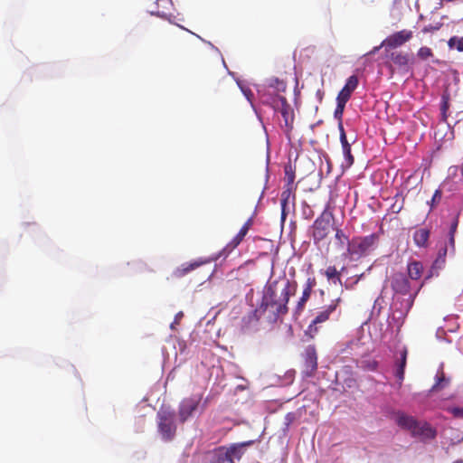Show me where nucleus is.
<instances>
[{
	"label": "nucleus",
	"mask_w": 463,
	"mask_h": 463,
	"mask_svg": "<svg viewBox=\"0 0 463 463\" xmlns=\"http://www.w3.org/2000/svg\"><path fill=\"white\" fill-rule=\"evenodd\" d=\"M387 416L402 430L409 431L411 438L418 439L423 443L433 440L438 436L437 429L429 421L419 420L404 411L390 409Z\"/></svg>",
	"instance_id": "nucleus-1"
},
{
	"label": "nucleus",
	"mask_w": 463,
	"mask_h": 463,
	"mask_svg": "<svg viewBox=\"0 0 463 463\" xmlns=\"http://www.w3.org/2000/svg\"><path fill=\"white\" fill-rule=\"evenodd\" d=\"M462 211L463 206L452 213V219L447 232L446 241L444 242V245L439 248L437 257L432 261L430 268L425 271L424 280L422 281L423 283L438 277L439 272L445 268L447 255L449 254L450 256H453L455 254V236L458 231L459 217Z\"/></svg>",
	"instance_id": "nucleus-2"
},
{
	"label": "nucleus",
	"mask_w": 463,
	"mask_h": 463,
	"mask_svg": "<svg viewBox=\"0 0 463 463\" xmlns=\"http://www.w3.org/2000/svg\"><path fill=\"white\" fill-rule=\"evenodd\" d=\"M423 286V282H412L404 273H395L391 278L392 302H402L411 297L413 301Z\"/></svg>",
	"instance_id": "nucleus-3"
},
{
	"label": "nucleus",
	"mask_w": 463,
	"mask_h": 463,
	"mask_svg": "<svg viewBox=\"0 0 463 463\" xmlns=\"http://www.w3.org/2000/svg\"><path fill=\"white\" fill-rule=\"evenodd\" d=\"M157 433L164 442L172 441L176 435V412L169 407H162L156 413Z\"/></svg>",
	"instance_id": "nucleus-4"
},
{
	"label": "nucleus",
	"mask_w": 463,
	"mask_h": 463,
	"mask_svg": "<svg viewBox=\"0 0 463 463\" xmlns=\"http://www.w3.org/2000/svg\"><path fill=\"white\" fill-rule=\"evenodd\" d=\"M413 306V299L411 297L404 298L401 303L392 302L390 307V314L386 319L385 331H393V327H396L398 332L404 323V319L407 317L409 311Z\"/></svg>",
	"instance_id": "nucleus-5"
},
{
	"label": "nucleus",
	"mask_w": 463,
	"mask_h": 463,
	"mask_svg": "<svg viewBox=\"0 0 463 463\" xmlns=\"http://www.w3.org/2000/svg\"><path fill=\"white\" fill-rule=\"evenodd\" d=\"M280 281L283 283V288H281L279 300L276 305V309L271 311L268 317V321L272 324L276 323L280 316L288 312V303L290 296L294 295L297 290L296 281H290L287 279Z\"/></svg>",
	"instance_id": "nucleus-6"
},
{
	"label": "nucleus",
	"mask_w": 463,
	"mask_h": 463,
	"mask_svg": "<svg viewBox=\"0 0 463 463\" xmlns=\"http://www.w3.org/2000/svg\"><path fill=\"white\" fill-rule=\"evenodd\" d=\"M333 218V213L326 208L309 227L308 233L312 236L315 244H318L328 235Z\"/></svg>",
	"instance_id": "nucleus-7"
},
{
	"label": "nucleus",
	"mask_w": 463,
	"mask_h": 463,
	"mask_svg": "<svg viewBox=\"0 0 463 463\" xmlns=\"http://www.w3.org/2000/svg\"><path fill=\"white\" fill-rule=\"evenodd\" d=\"M231 253L225 248L222 249L218 253L212 255L210 258H199L194 260L190 262H184L181 264L178 268H176L174 271V276L176 278H182L194 270L195 269L201 267L203 264L210 263L212 261H216L217 260L222 258L225 260Z\"/></svg>",
	"instance_id": "nucleus-8"
},
{
	"label": "nucleus",
	"mask_w": 463,
	"mask_h": 463,
	"mask_svg": "<svg viewBox=\"0 0 463 463\" xmlns=\"http://www.w3.org/2000/svg\"><path fill=\"white\" fill-rule=\"evenodd\" d=\"M378 234L372 233L360 238H354L348 242L347 254L354 257H360L365 253L378 241Z\"/></svg>",
	"instance_id": "nucleus-9"
},
{
	"label": "nucleus",
	"mask_w": 463,
	"mask_h": 463,
	"mask_svg": "<svg viewBox=\"0 0 463 463\" xmlns=\"http://www.w3.org/2000/svg\"><path fill=\"white\" fill-rule=\"evenodd\" d=\"M200 404V398L191 397L182 400L178 408L179 421L184 423L189 419L193 418L198 411Z\"/></svg>",
	"instance_id": "nucleus-10"
},
{
	"label": "nucleus",
	"mask_w": 463,
	"mask_h": 463,
	"mask_svg": "<svg viewBox=\"0 0 463 463\" xmlns=\"http://www.w3.org/2000/svg\"><path fill=\"white\" fill-rule=\"evenodd\" d=\"M280 283L281 281L279 279L274 281L268 280L262 291L260 308L269 309V307L273 308L276 307V305L278 304V300L276 299V294L278 290V286Z\"/></svg>",
	"instance_id": "nucleus-11"
},
{
	"label": "nucleus",
	"mask_w": 463,
	"mask_h": 463,
	"mask_svg": "<svg viewBox=\"0 0 463 463\" xmlns=\"http://www.w3.org/2000/svg\"><path fill=\"white\" fill-rule=\"evenodd\" d=\"M281 108L280 114L283 118L284 124L281 125V128L288 141L291 140V131L293 129L294 121V110L287 99H280Z\"/></svg>",
	"instance_id": "nucleus-12"
},
{
	"label": "nucleus",
	"mask_w": 463,
	"mask_h": 463,
	"mask_svg": "<svg viewBox=\"0 0 463 463\" xmlns=\"http://www.w3.org/2000/svg\"><path fill=\"white\" fill-rule=\"evenodd\" d=\"M411 37L412 32L410 30L395 32L382 42V46H385L388 49H395L411 40Z\"/></svg>",
	"instance_id": "nucleus-13"
},
{
	"label": "nucleus",
	"mask_w": 463,
	"mask_h": 463,
	"mask_svg": "<svg viewBox=\"0 0 463 463\" xmlns=\"http://www.w3.org/2000/svg\"><path fill=\"white\" fill-rule=\"evenodd\" d=\"M261 435L256 439H250L242 442L232 443L230 446L226 447V449L232 459L233 463L236 461H240L247 449L252 446L255 442L260 441Z\"/></svg>",
	"instance_id": "nucleus-14"
},
{
	"label": "nucleus",
	"mask_w": 463,
	"mask_h": 463,
	"mask_svg": "<svg viewBox=\"0 0 463 463\" xmlns=\"http://www.w3.org/2000/svg\"><path fill=\"white\" fill-rule=\"evenodd\" d=\"M391 60L398 67L402 74L406 75L412 73L411 61L413 62V57L401 52H393L391 53Z\"/></svg>",
	"instance_id": "nucleus-15"
},
{
	"label": "nucleus",
	"mask_w": 463,
	"mask_h": 463,
	"mask_svg": "<svg viewBox=\"0 0 463 463\" xmlns=\"http://www.w3.org/2000/svg\"><path fill=\"white\" fill-rule=\"evenodd\" d=\"M339 139L342 146L344 159L346 163V168L351 167L354 163V157L352 155L351 146L355 142L356 137H354L352 143L347 139L346 132L344 128V125L340 123Z\"/></svg>",
	"instance_id": "nucleus-16"
},
{
	"label": "nucleus",
	"mask_w": 463,
	"mask_h": 463,
	"mask_svg": "<svg viewBox=\"0 0 463 463\" xmlns=\"http://www.w3.org/2000/svg\"><path fill=\"white\" fill-rule=\"evenodd\" d=\"M317 369V355L314 345H307L305 349V370L303 374L306 377H312Z\"/></svg>",
	"instance_id": "nucleus-17"
},
{
	"label": "nucleus",
	"mask_w": 463,
	"mask_h": 463,
	"mask_svg": "<svg viewBox=\"0 0 463 463\" xmlns=\"http://www.w3.org/2000/svg\"><path fill=\"white\" fill-rule=\"evenodd\" d=\"M358 84H359V79L356 75L353 74V75L349 76L346 79L344 87L338 92L336 100H340L345 103H347L352 96V93L358 87Z\"/></svg>",
	"instance_id": "nucleus-18"
},
{
	"label": "nucleus",
	"mask_w": 463,
	"mask_h": 463,
	"mask_svg": "<svg viewBox=\"0 0 463 463\" xmlns=\"http://www.w3.org/2000/svg\"><path fill=\"white\" fill-rule=\"evenodd\" d=\"M315 285H316L315 278H308L306 282V286L303 289L302 296L299 298V300L298 301L297 307L293 313V317L296 319H297L298 316H299L300 313L302 312V310L304 309V307H305L307 301L308 300V298H310L312 288Z\"/></svg>",
	"instance_id": "nucleus-19"
},
{
	"label": "nucleus",
	"mask_w": 463,
	"mask_h": 463,
	"mask_svg": "<svg viewBox=\"0 0 463 463\" xmlns=\"http://www.w3.org/2000/svg\"><path fill=\"white\" fill-rule=\"evenodd\" d=\"M407 349L402 347L400 351V356L396 359L393 367V374L395 378L402 383L404 380L405 367L407 364Z\"/></svg>",
	"instance_id": "nucleus-20"
},
{
	"label": "nucleus",
	"mask_w": 463,
	"mask_h": 463,
	"mask_svg": "<svg viewBox=\"0 0 463 463\" xmlns=\"http://www.w3.org/2000/svg\"><path fill=\"white\" fill-rule=\"evenodd\" d=\"M407 272L408 278L412 282H419V279L423 276L424 277V268L420 261L412 260L407 265Z\"/></svg>",
	"instance_id": "nucleus-21"
},
{
	"label": "nucleus",
	"mask_w": 463,
	"mask_h": 463,
	"mask_svg": "<svg viewBox=\"0 0 463 463\" xmlns=\"http://www.w3.org/2000/svg\"><path fill=\"white\" fill-rule=\"evenodd\" d=\"M257 91L260 103L264 106L274 107L276 100L280 101V99H286L284 96H280L278 93H271L264 90L259 89Z\"/></svg>",
	"instance_id": "nucleus-22"
},
{
	"label": "nucleus",
	"mask_w": 463,
	"mask_h": 463,
	"mask_svg": "<svg viewBox=\"0 0 463 463\" xmlns=\"http://www.w3.org/2000/svg\"><path fill=\"white\" fill-rule=\"evenodd\" d=\"M340 302V298L335 299L325 310L320 311L311 322V326H315L317 324L323 323L329 318L331 313H333Z\"/></svg>",
	"instance_id": "nucleus-23"
},
{
	"label": "nucleus",
	"mask_w": 463,
	"mask_h": 463,
	"mask_svg": "<svg viewBox=\"0 0 463 463\" xmlns=\"http://www.w3.org/2000/svg\"><path fill=\"white\" fill-rule=\"evenodd\" d=\"M430 236V230L428 228H420L414 232L413 241L419 248H427L429 246V240Z\"/></svg>",
	"instance_id": "nucleus-24"
},
{
	"label": "nucleus",
	"mask_w": 463,
	"mask_h": 463,
	"mask_svg": "<svg viewBox=\"0 0 463 463\" xmlns=\"http://www.w3.org/2000/svg\"><path fill=\"white\" fill-rule=\"evenodd\" d=\"M295 371L289 370L283 376L274 374L271 377V385H288L293 383Z\"/></svg>",
	"instance_id": "nucleus-25"
},
{
	"label": "nucleus",
	"mask_w": 463,
	"mask_h": 463,
	"mask_svg": "<svg viewBox=\"0 0 463 463\" xmlns=\"http://www.w3.org/2000/svg\"><path fill=\"white\" fill-rule=\"evenodd\" d=\"M346 269L345 267H342L341 270L338 271L336 269V268L335 266H329L326 270H325V275L326 277L327 278V279L329 281H331L332 283L334 284H341L342 285V280H341V278H340V275L341 273H343L345 270Z\"/></svg>",
	"instance_id": "nucleus-26"
},
{
	"label": "nucleus",
	"mask_w": 463,
	"mask_h": 463,
	"mask_svg": "<svg viewBox=\"0 0 463 463\" xmlns=\"http://www.w3.org/2000/svg\"><path fill=\"white\" fill-rule=\"evenodd\" d=\"M292 190V186L285 185L280 196V204H292L294 206L295 194Z\"/></svg>",
	"instance_id": "nucleus-27"
},
{
	"label": "nucleus",
	"mask_w": 463,
	"mask_h": 463,
	"mask_svg": "<svg viewBox=\"0 0 463 463\" xmlns=\"http://www.w3.org/2000/svg\"><path fill=\"white\" fill-rule=\"evenodd\" d=\"M295 172H296V169H295V167H293V165L291 164V160L289 159L288 161V163H286L284 165V173L286 175V185L287 186L293 185V184L295 182V178H296Z\"/></svg>",
	"instance_id": "nucleus-28"
},
{
	"label": "nucleus",
	"mask_w": 463,
	"mask_h": 463,
	"mask_svg": "<svg viewBox=\"0 0 463 463\" xmlns=\"http://www.w3.org/2000/svg\"><path fill=\"white\" fill-rule=\"evenodd\" d=\"M268 309H262L260 308V305L256 307L255 309L251 310L249 315L245 317H243L242 321L244 323H251V322H258L262 315H264Z\"/></svg>",
	"instance_id": "nucleus-29"
},
{
	"label": "nucleus",
	"mask_w": 463,
	"mask_h": 463,
	"mask_svg": "<svg viewBox=\"0 0 463 463\" xmlns=\"http://www.w3.org/2000/svg\"><path fill=\"white\" fill-rule=\"evenodd\" d=\"M127 266L129 267L133 272L152 271L147 264L142 260H134L129 261L127 263Z\"/></svg>",
	"instance_id": "nucleus-30"
},
{
	"label": "nucleus",
	"mask_w": 463,
	"mask_h": 463,
	"mask_svg": "<svg viewBox=\"0 0 463 463\" xmlns=\"http://www.w3.org/2000/svg\"><path fill=\"white\" fill-rule=\"evenodd\" d=\"M251 223V218H250L240 229L239 232L232 238L233 245H239L248 233L249 227Z\"/></svg>",
	"instance_id": "nucleus-31"
},
{
	"label": "nucleus",
	"mask_w": 463,
	"mask_h": 463,
	"mask_svg": "<svg viewBox=\"0 0 463 463\" xmlns=\"http://www.w3.org/2000/svg\"><path fill=\"white\" fill-rule=\"evenodd\" d=\"M239 89L241 90V93L243 94V96L245 97V99L248 100V102L251 105L252 103H254L253 101V93L251 91V90L247 87L242 80H241L240 79L238 78H234Z\"/></svg>",
	"instance_id": "nucleus-32"
},
{
	"label": "nucleus",
	"mask_w": 463,
	"mask_h": 463,
	"mask_svg": "<svg viewBox=\"0 0 463 463\" xmlns=\"http://www.w3.org/2000/svg\"><path fill=\"white\" fill-rule=\"evenodd\" d=\"M345 105H346V103L340 101V100H336V106H335V109L334 111V118H335V119H336L338 121L337 128H338L339 131H340V123L343 124L342 118H343Z\"/></svg>",
	"instance_id": "nucleus-33"
},
{
	"label": "nucleus",
	"mask_w": 463,
	"mask_h": 463,
	"mask_svg": "<svg viewBox=\"0 0 463 463\" xmlns=\"http://www.w3.org/2000/svg\"><path fill=\"white\" fill-rule=\"evenodd\" d=\"M383 294V290L382 291L381 295L374 300V303H373V306L372 308V312H371L372 317H373L374 316H379L382 308L386 304Z\"/></svg>",
	"instance_id": "nucleus-34"
},
{
	"label": "nucleus",
	"mask_w": 463,
	"mask_h": 463,
	"mask_svg": "<svg viewBox=\"0 0 463 463\" xmlns=\"http://www.w3.org/2000/svg\"><path fill=\"white\" fill-rule=\"evenodd\" d=\"M449 49H455L459 52H463V36H451L448 41Z\"/></svg>",
	"instance_id": "nucleus-35"
},
{
	"label": "nucleus",
	"mask_w": 463,
	"mask_h": 463,
	"mask_svg": "<svg viewBox=\"0 0 463 463\" xmlns=\"http://www.w3.org/2000/svg\"><path fill=\"white\" fill-rule=\"evenodd\" d=\"M268 87L276 90L277 92H284L286 90V83L276 77L268 80Z\"/></svg>",
	"instance_id": "nucleus-36"
},
{
	"label": "nucleus",
	"mask_w": 463,
	"mask_h": 463,
	"mask_svg": "<svg viewBox=\"0 0 463 463\" xmlns=\"http://www.w3.org/2000/svg\"><path fill=\"white\" fill-rule=\"evenodd\" d=\"M442 197V191L438 188L435 190L431 199L427 202V204L430 206V212H431L440 202Z\"/></svg>",
	"instance_id": "nucleus-37"
},
{
	"label": "nucleus",
	"mask_w": 463,
	"mask_h": 463,
	"mask_svg": "<svg viewBox=\"0 0 463 463\" xmlns=\"http://www.w3.org/2000/svg\"><path fill=\"white\" fill-rule=\"evenodd\" d=\"M449 383V379L445 376L444 373H441L440 375H436V383L432 386L433 390H442L446 387V385Z\"/></svg>",
	"instance_id": "nucleus-38"
},
{
	"label": "nucleus",
	"mask_w": 463,
	"mask_h": 463,
	"mask_svg": "<svg viewBox=\"0 0 463 463\" xmlns=\"http://www.w3.org/2000/svg\"><path fill=\"white\" fill-rule=\"evenodd\" d=\"M335 237L340 247H344L345 244L348 246V242L351 241L348 236L341 229H336Z\"/></svg>",
	"instance_id": "nucleus-39"
},
{
	"label": "nucleus",
	"mask_w": 463,
	"mask_h": 463,
	"mask_svg": "<svg viewBox=\"0 0 463 463\" xmlns=\"http://www.w3.org/2000/svg\"><path fill=\"white\" fill-rule=\"evenodd\" d=\"M449 99H450V95L448 91H444L441 95V99H440V111L441 112H448L449 111Z\"/></svg>",
	"instance_id": "nucleus-40"
},
{
	"label": "nucleus",
	"mask_w": 463,
	"mask_h": 463,
	"mask_svg": "<svg viewBox=\"0 0 463 463\" xmlns=\"http://www.w3.org/2000/svg\"><path fill=\"white\" fill-rule=\"evenodd\" d=\"M433 55L432 50L427 46H422L418 50L417 56L421 60H427Z\"/></svg>",
	"instance_id": "nucleus-41"
},
{
	"label": "nucleus",
	"mask_w": 463,
	"mask_h": 463,
	"mask_svg": "<svg viewBox=\"0 0 463 463\" xmlns=\"http://www.w3.org/2000/svg\"><path fill=\"white\" fill-rule=\"evenodd\" d=\"M296 413L295 412H288L284 418V427L283 431L287 432L289 429V426L295 421Z\"/></svg>",
	"instance_id": "nucleus-42"
},
{
	"label": "nucleus",
	"mask_w": 463,
	"mask_h": 463,
	"mask_svg": "<svg viewBox=\"0 0 463 463\" xmlns=\"http://www.w3.org/2000/svg\"><path fill=\"white\" fill-rule=\"evenodd\" d=\"M448 411L453 417L463 419V406H452Z\"/></svg>",
	"instance_id": "nucleus-43"
},
{
	"label": "nucleus",
	"mask_w": 463,
	"mask_h": 463,
	"mask_svg": "<svg viewBox=\"0 0 463 463\" xmlns=\"http://www.w3.org/2000/svg\"><path fill=\"white\" fill-rule=\"evenodd\" d=\"M190 33H192L193 35L196 36V37H197L198 39H200L203 43H204L208 44V45L211 47V49H212L213 51H214V52H216L220 57H222V53H221V51L219 50V48H218V47H216L214 44H213L211 42L206 41L205 39L202 38L200 35H198V34H196V33H193V32H190Z\"/></svg>",
	"instance_id": "nucleus-44"
},
{
	"label": "nucleus",
	"mask_w": 463,
	"mask_h": 463,
	"mask_svg": "<svg viewBox=\"0 0 463 463\" xmlns=\"http://www.w3.org/2000/svg\"><path fill=\"white\" fill-rule=\"evenodd\" d=\"M250 107L252 108V109H253V111H254V113H255V115H256V117H257V118L259 120V122L261 124L265 133L267 134V128L265 127V124H264V121H263V118H262V115H261L260 111L257 109L255 103H252L250 105Z\"/></svg>",
	"instance_id": "nucleus-45"
},
{
	"label": "nucleus",
	"mask_w": 463,
	"mask_h": 463,
	"mask_svg": "<svg viewBox=\"0 0 463 463\" xmlns=\"http://www.w3.org/2000/svg\"><path fill=\"white\" fill-rule=\"evenodd\" d=\"M441 26H442L441 23H437L436 24H429V25H426L423 27L422 32L424 33H432V32L439 30Z\"/></svg>",
	"instance_id": "nucleus-46"
},
{
	"label": "nucleus",
	"mask_w": 463,
	"mask_h": 463,
	"mask_svg": "<svg viewBox=\"0 0 463 463\" xmlns=\"http://www.w3.org/2000/svg\"><path fill=\"white\" fill-rule=\"evenodd\" d=\"M183 317H184V313L182 311H179L178 313H176V315L175 316L174 321L170 325L171 330L175 329V326L179 324V322Z\"/></svg>",
	"instance_id": "nucleus-47"
},
{
	"label": "nucleus",
	"mask_w": 463,
	"mask_h": 463,
	"mask_svg": "<svg viewBox=\"0 0 463 463\" xmlns=\"http://www.w3.org/2000/svg\"><path fill=\"white\" fill-rule=\"evenodd\" d=\"M156 8H158V7L156 6ZM149 14L152 16H156L159 18H166L167 17L166 13H165L164 11H159L158 9H153V10L149 11Z\"/></svg>",
	"instance_id": "nucleus-48"
},
{
	"label": "nucleus",
	"mask_w": 463,
	"mask_h": 463,
	"mask_svg": "<svg viewBox=\"0 0 463 463\" xmlns=\"http://www.w3.org/2000/svg\"><path fill=\"white\" fill-rule=\"evenodd\" d=\"M363 277V274H361L360 276H358L354 280H353V279H347L345 283L343 284L345 286V288H350L354 284H356L359 279Z\"/></svg>",
	"instance_id": "nucleus-49"
},
{
	"label": "nucleus",
	"mask_w": 463,
	"mask_h": 463,
	"mask_svg": "<svg viewBox=\"0 0 463 463\" xmlns=\"http://www.w3.org/2000/svg\"><path fill=\"white\" fill-rule=\"evenodd\" d=\"M354 384V379L352 377H347L345 379L344 383H342V387L345 390V388H352Z\"/></svg>",
	"instance_id": "nucleus-50"
},
{
	"label": "nucleus",
	"mask_w": 463,
	"mask_h": 463,
	"mask_svg": "<svg viewBox=\"0 0 463 463\" xmlns=\"http://www.w3.org/2000/svg\"><path fill=\"white\" fill-rule=\"evenodd\" d=\"M155 5L159 7L166 8L168 5H172V0H156Z\"/></svg>",
	"instance_id": "nucleus-51"
},
{
	"label": "nucleus",
	"mask_w": 463,
	"mask_h": 463,
	"mask_svg": "<svg viewBox=\"0 0 463 463\" xmlns=\"http://www.w3.org/2000/svg\"><path fill=\"white\" fill-rule=\"evenodd\" d=\"M281 207V215L284 217H287L288 213H290V204H280Z\"/></svg>",
	"instance_id": "nucleus-52"
},
{
	"label": "nucleus",
	"mask_w": 463,
	"mask_h": 463,
	"mask_svg": "<svg viewBox=\"0 0 463 463\" xmlns=\"http://www.w3.org/2000/svg\"><path fill=\"white\" fill-rule=\"evenodd\" d=\"M173 18H174V16H173L172 14H167V17H166V18H164V19H165V20H167L170 24H175V23L174 22V19H173ZM176 25H177L179 28H181V29H183V30H184V31H186V32H188V33H190V32H191L190 30H188L187 28L184 27L183 25H180V24H176Z\"/></svg>",
	"instance_id": "nucleus-53"
},
{
	"label": "nucleus",
	"mask_w": 463,
	"mask_h": 463,
	"mask_svg": "<svg viewBox=\"0 0 463 463\" xmlns=\"http://www.w3.org/2000/svg\"><path fill=\"white\" fill-rule=\"evenodd\" d=\"M221 59H222V65H223V67H224V68L227 70V71H228V74H229V75H231L232 78H235V77H236V74H235L233 71H231L228 69L227 64H226V62H225V61H224V59H223V57H222V56L221 57Z\"/></svg>",
	"instance_id": "nucleus-54"
},
{
	"label": "nucleus",
	"mask_w": 463,
	"mask_h": 463,
	"mask_svg": "<svg viewBox=\"0 0 463 463\" xmlns=\"http://www.w3.org/2000/svg\"><path fill=\"white\" fill-rule=\"evenodd\" d=\"M238 245H233L232 243V240L224 247L227 250H229L230 253H232V251L237 248Z\"/></svg>",
	"instance_id": "nucleus-55"
},
{
	"label": "nucleus",
	"mask_w": 463,
	"mask_h": 463,
	"mask_svg": "<svg viewBox=\"0 0 463 463\" xmlns=\"http://www.w3.org/2000/svg\"><path fill=\"white\" fill-rule=\"evenodd\" d=\"M270 108L274 110L275 113L276 112H279L280 113V108H281L280 101H277L276 100V105H274V107H270Z\"/></svg>",
	"instance_id": "nucleus-56"
},
{
	"label": "nucleus",
	"mask_w": 463,
	"mask_h": 463,
	"mask_svg": "<svg viewBox=\"0 0 463 463\" xmlns=\"http://www.w3.org/2000/svg\"><path fill=\"white\" fill-rule=\"evenodd\" d=\"M448 117H449L448 112H445V111H444V112H441V111H440V121H441V122H446V121H447V119H448Z\"/></svg>",
	"instance_id": "nucleus-57"
},
{
	"label": "nucleus",
	"mask_w": 463,
	"mask_h": 463,
	"mask_svg": "<svg viewBox=\"0 0 463 463\" xmlns=\"http://www.w3.org/2000/svg\"><path fill=\"white\" fill-rule=\"evenodd\" d=\"M247 389V385H244V384H239L236 386L235 388V392H242V391H245Z\"/></svg>",
	"instance_id": "nucleus-58"
},
{
	"label": "nucleus",
	"mask_w": 463,
	"mask_h": 463,
	"mask_svg": "<svg viewBox=\"0 0 463 463\" xmlns=\"http://www.w3.org/2000/svg\"><path fill=\"white\" fill-rule=\"evenodd\" d=\"M269 155H267V167H266V181H268L269 175Z\"/></svg>",
	"instance_id": "nucleus-59"
},
{
	"label": "nucleus",
	"mask_w": 463,
	"mask_h": 463,
	"mask_svg": "<svg viewBox=\"0 0 463 463\" xmlns=\"http://www.w3.org/2000/svg\"><path fill=\"white\" fill-rule=\"evenodd\" d=\"M334 383L336 385H342V382L340 381L338 373L335 374V380L334 381Z\"/></svg>",
	"instance_id": "nucleus-60"
},
{
	"label": "nucleus",
	"mask_w": 463,
	"mask_h": 463,
	"mask_svg": "<svg viewBox=\"0 0 463 463\" xmlns=\"http://www.w3.org/2000/svg\"><path fill=\"white\" fill-rule=\"evenodd\" d=\"M383 46H382V43H381L380 45L373 47V49L372 50V52H372L373 54H374V53H376L377 52H379V51H380V49H381V48H383Z\"/></svg>",
	"instance_id": "nucleus-61"
},
{
	"label": "nucleus",
	"mask_w": 463,
	"mask_h": 463,
	"mask_svg": "<svg viewBox=\"0 0 463 463\" xmlns=\"http://www.w3.org/2000/svg\"><path fill=\"white\" fill-rule=\"evenodd\" d=\"M462 441H463V435L460 437L459 440H455V441L453 440L452 445L454 446V445L459 444Z\"/></svg>",
	"instance_id": "nucleus-62"
},
{
	"label": "nucleus",
	"mask_w": 463,
	"mask_h": 463,
	"mask_svg": "<svg viewBox=\"0 0 463 463\" xmlns=\"http://www.w3.org/2000/svg\"><path fill=\"white\" fill-rule=\"evenodd\" d=\"M287 217H284L283 215H280V224L281 227L284 226Z\"/></svg>",
	"instance_id": "nucleus-63"
},
{
	"label": "nucleus",
	"mask_w": 463,
	"mask_h": 463,
	"mask_svg": "<svg viewBox=\"0 0 463 463\" xmlns=\"http://www.w3.org/2000/svg\"><path fill=\"white\" fill-rule=\"evenodd\" d=\"M453 463H463V459H461V458L457 459Z\"/></svg>",
	"instance_id": "nucleus-64"
}]
</instances>
